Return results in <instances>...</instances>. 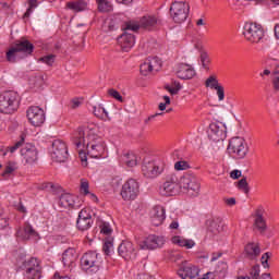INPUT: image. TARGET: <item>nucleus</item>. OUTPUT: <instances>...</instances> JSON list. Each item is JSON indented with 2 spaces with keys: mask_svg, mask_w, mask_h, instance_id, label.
I'll return each mask as SVG.
<instances>
[{
  "mask_svg": "<svg viewBox=\"0 0 279 279\" xmlns=\"http://www.w3.org/2000/svg\"><path fill=\"white\" fill-rule=\"evenodd\" d=\"M191 5L184 1H174L170 7V16L174 23H184L189 19Z\"/></svg>",
  "mask_w": 279,
  "mask_h": 279,
  "instance_id": "423d86ee",
  "label": "nucleus"
},
{
  "mask_svg": "<svg viewBox=\"0 0 279 279\" xmlns=\"http://www.w3.org/2000/svg\"><path fill=\"white\" fill-rule=\"evenodd\" d=\"M201 64L203 69H208V64H210V58L208 57V53L206 52L201 53Z\"/></svg>",
  "mask_w": 279,
  "mask_h": 279,
  "instance_id": "09e8293b",
  "label": "nucleus"
},
{
  "mask_svg": "<svg viewBox=\"0 0 279 279\" xmlns=\"http://www.w3.org/2000/svg\"><path fill=\"white\" fill-rule=\"evenodd\" d=\"M23 143H25V137H22L21 141L16 142L13 146L1 148L0 151L2 156H8V153L14 154V151L22 147Z\"/></svg>",
  "mask_w": 279,
  "mask_h": 279,
  "instance_id": "f704fd0d",
  "label": "nucleus"
},
{
  "mask_svg": "<svg viewBox=\"0 0 279 279\" xmlns=\"http://www.w3.org/2000/svg\"><path fill=\"white\" fill-rule=\"evenodd\" d=\"M269 258H271V254L269 253H265L262 256V265L265 269L269 268V263H268Z\"/></svg>",
  "mask_w": 279,
  "mask_h": 279,
  "instance_id": "864d4df0",
  "label": "nucleus"
},
{
  "mask_svg": "<svg viewBox=\"0 0 279 279\" xmlns=\"http://www.w3.org/2000/svg\"><path fill=\"white\" fill-rule=\"evenodd\" d=\"M39 62H44V64H47L48 66H51L56 62V56L48 54V56L41 57L39 59Z\"/></svg>",
  "mask_w": 279,
  "mask_h": 279,
  "instance_id": "49530a36",
  "label": "nucleus"
},
{
  "mask_svg": "<svg viewBox=\"0 0 279 279\" xmlns=\"http://www.w3.org/2000/svg\"><path fill=\"white\" fill-rule=\"evenodd\" d=\"M229 154H232L234 158L243 159L250 151V146L243 137H232L229 142Z\"/></svg>",
  "mask_w": 279,
  "mask_h": 279,
  "instance_id": "0eeeda50",
  "label": "nucleus"
},
{
  "mask_svg": "<svg viewBox=\"0 0 279 279\" xmlns=\"http://www.w3.org/2000/svg\"><path fill=\"white\" fill-rule=\"evenodd\" d=\"M166 90H168V93H170V95H178L179 92V87H174V86H166Z\"/></svg>",
  "mask_w": 279,
  "mask_h": 279,
  "instance_id": "680f3d73",
  "label": "nucleus"
},
{
  "mask_svg": "<svg viewBox=\"0 0 279 279\" xmlns=\"http://www.w3.org/2000/svg\"><path fill=\"white\" fill-rule=\"evenodd\" d=\"M138 193H141V185H138V182L134 179H129L122 185L121 197L126 202H130L138 197Z\"/></svg>",
  "mask_w": 279,
  "mask_h": 279,
  "instance_id": "9b49d317",
  "label": "nucleus"
},
{
  "mask_svg": "<svg viewBox=\"0 0 279 279\" xmlns=\"http://www.w3.org/2000/svg\"><path fill=\"white\" fill-rule=\"evenodd\" d=\"M73 143L78 149L82 167H88L89 158H106V143L97 135L95 126H81L74 133Z\"/></svg>",
  "mask_w": 279,
  "mask_h": 279,
  "instance_id": "f257e3e1",
  "label": "nucleus"
},
{
  "mask_svg": "<svg viewBox=\"0 0 279 279\" xmlns=\"http://www.w3.org/2000/svg\"><path fill=\"white\" fill-rule=\"evenodd\" d=\"M165 219H167L165 207L157 205L150 210V221L153 226H162Z\"/></svg>",
  "mask_w": 279,
  "mask_h": 279,
  "instance_id": "5701e85b",
  "label": "nucleus"
},
{
  "mask_svg": "<svg viewBox=\"0 0 279 279\" xmlns=\"http://www.w3.org/2000/svg\"><path fill=\"white\" fill-rule=\"evenodd\" d=\"M3 228H8V218L0 215V230H3Z\"/></svg>",
  "mask_w": 279,
  "mask_h": 279,
  "instance_id": "e2e57ef3",
  "label": "nucleus"
},
{
  "mask_svg": "<svg viewBox=\"0 0 279 279\" xmlns=\"http://www.w3.org/2000/svg\"><path fill=\"white\" fill-rule=\"evenodd\" d=\"M223 202L225 204H227V206H234L236 204V198L234 197L225 198Z\"/></svg>",
  "mask_w": 279,
  "mask_h": 279,
  "instance_id": "0e129e2a",
  "label": "nucleus"
},
{
  "mask_svg": "<svg viewBox=\"0 0 279 279\" xmlns=\"http://www.w3.org/2000/svg\"><path fill=\"white\" fill-rule=\"evenodd\" d=\"M216 271H219V274L228 271V264L226 262H219Z\"/></svg>",
  "mask_w": 279,
  "mask_h": 279,
  "instance_id": "6e6d98bb",
  "label": "nucleus"
},
{
  "mask_svg": "<svg viewBox=\"0 0 279 279\" xmlns=\"http://www.w3.org/2000/svg\"><path fill=\"white\" fill-rule=\"evenodd\" d=\"M165 171V161L145 159L142 166V173L145 178H158Z\"/></svg>",
  "mask_w": 279,
  "mask_h": 279,
  "instance_id": "6e6552de",
  "label": "nucleus"
},
{
  "mask_svg": "<svg viewBox=\"0 0 279 279\" xmlns=\"http://www.w3.org/2000/svg\"><path fill=\"white\" fill-rule=\"evenodd\" d=\"M190 168L191 166L184 160H180L174 163L175 171H186V169H190Z\"/></svg>",
  "mask_w": 279,
  "mask_h": 279,
  "instance_id": "c03bdc74",
  "label": "nucleus"
},
{
  "mask_svg": "<svg viewBox=\"0 0 279 279\" xmlns=\"http://www.w3.org/2000/svg\"><path fill=\"white\" fill-rule=\"evenodd\" d=\"M75 199L77 197L73 196V194L64 193L59 198V206L61 208H73L75 206Z\"/></svg>",
  "mask_w": 279,
  "mask_h": 279,
  "instance_id": "bb28decb",
  "label": "nucleus"
},
{
  "mask_svg": "<svg viewBox=\"0 0 279 279\" xmlns=\"http://www.w3.org/2000/svg\"><path fill=\"white\" fill-rule=\"evenodd\" d=\"M99 228H100L101 234H106V236H110V233L112 232V227L109 225V222L100 221Z\"/></svg>",
  "mask_w": 279,
  "mask_h": 279,
  "instance_id": "37998d69",
  "label": "nucleus"
},
{
  "mask_svg": "<svg viewBox=\"0 0 279 279\" xmlns=\"http://www.w3.org/2000/svg\"><path fill=\"white\" fill-rule=\"evenodd\" d=\"M216 95L218 97L219 101H223V99H226V90L223 89V86H218L216 87Z\"/></svg>",
  "mask_w": 279,
  "mask_h": 279,
  "instance_id": "8fccbe9b",
  "label": "nucleus"
},
{
  "mask_svg": "<svg viewBox=\"0 0 279 279\" xmlns=\"http://www.w3.org/2000/svg\"><path fill=\"white\" fill-rule=\"evenodd\" d=\"M166 182L170 184H178L180 186V178H178V174L174 172L167 175Z\"/></svg>",
  "mask_w": 279,
  "mask_h": 279,
  "instance_id": "de8ad7c7",
  "label": "nucleus"
},
{
  "mask_svg": "<svg viewBox=\"0 0 279 279\" xmlns=\"http://www.w3.org/2000/svg\"><path fill=\"white\" fill-rule=\"evenodd\" d=\"M236 187L239 189V191H242V193H245V195H247V193H250V184L247 183L246 178L241 179L236 183Z\"/></svg>",
  "mask_w": 279,
  "mask_h": 279,
  "instance_id": "79ce46f5",
  "label": "nucleus"
},
{
  "mask_svg": "<svg viewBox=\"0 0 279 279\" xmlns=\"http://www.w3.org/2000/svg\"><path fill=\"white\" fill-rule=\"evenodd\" d=\"M208 231L211 232V234H219L223 231V225H221L219 220H213L209 223Z\"/></svg>",
  "mask_w": 279,
  "mask_h": 279,
  "instance_id": "e433bc0d",
  "label": "nucleus"
},
{
  "mask_svg": "<svg viewBox=\"0 0 279 279\" xmlns=\"http://www.w3.org/2000/svg\"><path fill=\"white\" fill-rule=\"evenodd\" d=\"M108 95H110V97H113V99H117V101H123V97L116 89H109Z\"/></svg>",
  "mask_w": 279,
  "mask_h": 279,
  "instance_id": "5fc2aeb1",
  "label": "nucleus"
},
{
  "mask_svg": "<svg viewBox=\"0 0 279 279\" xmlns=\"http://www.w3.org/2000/svg\"><path fill=\"white\" fill-rule=\"evenodd\" d=\"M250 279H260V266L255 265L250 271Z\"/></svg>",
  "mask_w": 279,
  "mask_h": 279,
  "instance_id": "a18cd8bd",
  "label": "nucleus"
},
{
  "mask_svg": "<svg viewBox=\"0 0 279 279\" xmlns=\"http://www.w3.org/2000/svg\"><path fill=\"white\" fill-rule=\"evenodd\" d=\"M118 254L124 258V260H134L136 258L137 251L132 242L123 241L118 247Z\"/></svg>",
  "mask_w": 279,
  "mask_h": 279,
  "instance_id": "a211bd4d",
  "label": "nucleus"
},
{
  "mask_svg": "<svg viewBox=\"0 0 279 279\" xmlns=\"http://www.w3.org/2000/svg\"><path fill=\"white\" fill-rule=\"evenodd\" d=\"M123 31V34L118 37V45L122 51L128 53V51H131L132 47L136 45V38L132 32H138V23L128 22L124 24Z\"/></svg>",
  "mask_w": 279,
  "mask_h": 279,
  "instance_id": "f03ea898",
  "label": "nucleus"
},
{
  "mask_svg": "<svg viewBox=\"0 0 279 279\" xmlns=\"http://www.w3.org/2000/svg\"><path fill=\"white\" fill-rule=\"evenodd\" d=\"M101 265V257L97 252H87L81 258V266L85 271L92 269V271H97Z\"/></svg>",
  "mask_w": 279,
  "mask_h": 279,
  "instance_id": "f8f14e48",
  "label": "nucleus"
},
{
  "mask_svg": "<svg viewBox=\"0 0 279 279\" xmlns=\"http://www.w3.org/2000/svg\"><path fill=\"white\" fill-rule=\"evenodd\" d=\"M14 206L20 213H26L25 206H23L21 202H17V204H15Z\"/></svg>",
  "mask_w": 279,
  "mask_h": 279,
  "instance_id": "69168bd1",
  "label": "nucleus"
},
{
  "mask_svg": "<svg viewBox=\"0 0 279 279\" xmlns=\"http://www.w3.org/2000/svg\"><path fill=\"white\" fill-rule=\"evenodd\" d=\"M17 241H29V239H38V232L34 230V227L29 223H24V226L20 227L16 231Z\"/></svg>",
  "mask_w": 279,
  "mask_h": 279,
  "instance_id": "aec40b11",
  "label": "nucleus"
},
{
  "mask_svg": "<svg viewBox=\"0 0 279 279\" xmlns=\"http://www.w3.org/2000/svg\"><path fill=\"white\" fill-rule=\"evenodd\" d=\"M242 35L247 43L258 45V43H263V39L265 38V29L258 23L245 22L243 25Z\"/></svg>",
  "mask_w": 279,
  "mask_h": 279,
  "instance_id": "7ed1b4c3",
  "label": "nucleus"
},
{
  "mask_svg": "<svg viewBox=\"0 0 279 279\" xmlns=\"http://www.w3.org/2000/svg\"><path fill=\"white\" fill-rule=\"evenodd\" d=\"M205 86L206 88H211V89H217L221 84H219V81L217 80L216 75H210L206 81H205Z\"/></svg>",
  "mask_w": 279,
  "mask_h": 279,
  "instance_id": "58836bf2",
  "label": "nucleus"
},
{
  "mask_svg": "<svg viewBox=\"0 0 279 279\" xmlns=\"http://www.w3.org/2000/svg\"><path fill=\"white\" fill-rule=\"evenodd\" d=\"M105 25L109 28L110 32L117 29V27H119V24H117V22H114V20L112 19H108L105 22Z\"/></svg>",
  "mask_w": 279,
  "mask_h": 279,
  "instance_id": "603ef678",
  "label": "nucleus"
},
{
  "mask_svg": "<svg viewBox=\"0 0 279 279\" xmlns=\"http://www.w3.org/2000/svg\"><path fill=\"white\" fill-rule=\"evenodd\" d=\"M172 243L174 245H179V247H185V250H193V246L195 245V241L185 239L180 235H174L172 238Z\"/></svg>",
  "mask_w": 279,
  "mask_h": 279,
  "instance_id": "c85d7f7f",
  "label": "nucleus"
},
{
  "mask_svg": "<svg viewBox=\"0 0 279 279\" xmlns=\"http://www.w3.org/2000/svg\"><path fill=\"white\" fill-rule=\"evenodd\" d=\"M112 238H106L104 245H102V252L106 254V256H110L112 252H114V245L112 244Z\"/></svg>",
  "mask_w": 279,
  "mask_h": 279,
  "instance_id": "4c0bfd02",
  "label": "nucleus"
},
{
  "mask_svg": "<svg viewBox=\"0 0 279 279\" xmlns=\"http://www.w3.org/2000/svg\"><path fill=\"white\" fill-rule=\"evenodd\" d=\"M163 101L165 102H160L159 104V110L162 112L165 110H167V106L171 105V98H169V96H163Z\"/></svg>",
  "mask_w": 279,
  "mask_h": 279,
  "instance_id": "3c124183",
  "label": "nucleus"
},
{
  "mask_svg": "<svg viewBox=\"0 0 279 279\" xmlns=\"http://www.w3.org/2000/svg\"><path fill=\"white\" fill-rule=\"evenodd\" d=\"M21 156L27 165H34L38 160V149L33 144H26L21 149Z\"/></svg>",
  "mask_w": 279,
  "mask_h": 279,
  "instance_id": "412c9836",
  "label": "nucleus"
},
{
  "mask_svg": "<svg viewBox=\"0 0 279 279\" xmlns=\"http://www.w3.org/2000/svg\"><path fill=\"white\" fill-rule=\"evenodd\" d=\"M272 85L275 90H279V71L275 72L272 75Z\"/></svg>",
  "mask_w": 279,
  "mask_h": 279,
  "instance_id": "13d9d810",
  "label": "nucleus"
},
{
  "mask_svg": "<svg viewBox=\"0 0 279 279\" xmlns=\"http://www.w3.org/2000/svg\"><path fill=\"white\" fill-rule=\"evenodd\" d=\"M245 254L250 260H254V258L260 255V247L256 243H248L245 246Z\"/></svg>",
  "mask_w": 279,
  "mask_h": 279,
  "instance_id": "7c9ffc66",
  "label": "nucleus"
},
{
  "mask_svg": "<svg viewBox=\"0 0 279 279\" xmlns=\"http://www.w3.org/2000/svg\"><path fill=\"white\" fill-rule=\"evenodd\" d=\"M275 36H276V38H278V40H279V24H277V25L275 26Z\"/></svg>",
  "mask_w": 279,
  "mask_h": 279,
  "instance_id": "774afa93",
  "label": "nucleus"
},
{
  "mask_svg": "<svg viewBox=\"0 0 279 279\" xmlns=\"http://www.w3.org/2000/svg\"><path fill=\"white\" fill-rule=\"evenodd\" d=\"M207 136L209 141L214 143H221L226 141L227 128L223 122H213L207 130Z\"/></svg>",
  "mask_w": 279,
  "mask_h": 279,
  "instance_id": "9d476101",
  "label": "nucleus"
},
{
  "mask_svg": "<svg viewBox=\"0 0 279 279\" xmlns=\"http://www.w3.org/2000/svg\"><path fill=\"white\" fill-rule=\"evenodd\" d=\"M34 51V45L29 40L22 38L15 43V45L7 52V60L9 62H16L19 53L24 56H32Z\"/></svg>",
  "mask_w": 279,
  "mask_h": 279,
  "instance_id": "39448f33",
  "label": "nucleus"
},
{
  "mask_svg": "<svg viewBox=\"0 0 279 279\" xmlns=\"http://www.w3.org/2000/svg\"><path fill=\"white\" fill-rule=\"evenodd\" d=\"M181 189H184L190 195H197L199 193V181L197 178L186 174L180 180Z\"/></svg>",
  "mask_w": 279,
  "mask_h": 279,
  "instance_id": "2eb2a0df",
  "label": "nucleus"
},
{
  "mask_svg": "<svg viewBox=\"0 0 279 279\" xmlns=\"http://www.w3.org/2000/svg\"><path fill=\"white\" fill-rule=\"evenodd\" d=\"M16 169H19V166L16 165V162L9 161L4 167V170L2 172V178H4V180H8V178H10V175H13V173H14V171H16Z\"/></svg>",
  "mask_w": 279,
  "mask_h": 279,
  "instance_id": "473e14b6",
  "label": "nucleus"
},
{
  "mask_svg": "<svg viewBox=\"0 0 279 279\" xmlns=\"http://www.w3.org/2000/svg\"><path fill=\"white\" fill-rule=\"evenodd\" d=\"M25 271L24 278L25 279H39L43 276V267L40 266V262L36 258H31L28 262L24 263Z\"/></svg>",
  "mask_w": 279,
  "mask_h": 279,
  "instance_id": "ddd939ff",
  "label": "nucleus"
},
{
  "mask_svg": "<svg viewBox=\"0 0 279 279\" xmlns=\"http://www.w3.org/2000/svg\"><path fill=\"white\" fill-rule=\"evenodd\" d=\"M140 27H143V29H147L148 32H151V29H156V26L158 25V17L154 15H145L140 20Z\"/></svg>",
  "mask_w": 279,
  "mask_h": 279,
  "instance_id": "a878e982",
  "label": "nucleus"
},
{
  "mask_svg": "<svg viewBox=\"0 0 279 279\" xmlns=\"http://www.w3.org/2000/svg\"><path fill=\"white\" fill-rule=\"evenodd\" d=\"M179 190H180L179 184L165 182L160 187V193L161 195H165V196H172V195H175Z\"/></svg>",
  "mask_w": 279,
  "mask_h": 279,
  "instance_id": "c756f323",
  "label": "nucleus"
},
{
  "mask_svg": "<svg viewBox=\"0 0 279 279\" xmlns=\"http://www.w3.org/2000/svg\"><path fill=\"white\" fill-rule=\"evenodd\" d=\"M93 113L95 114V117L101 119L102 121H106L108 119V111H106V109L101 107V105L94 106Z\"/></svg>",
  "mask_w": 279,
  "mask_h": 279,
  "instance_id": "c9c22d12",
  "label": "nucleus"
},
{
  "mask_svg": "<svg viewBox=\"0 0 279 279\" xmlns=\"http://www.w3.org/2000/svg\"><path fill=\"white\" fill-rule=\"evenodd\" d=\"M165 236L151 234L140 242V250H158L165 245Z\"/></svg>",
  "mask_w": 279,
  "mask_h": 279,
  "instance_id": "f3484780",
  "label": "nucleus"
},
{
  "mask_svg": "<svg viewBox=\"0 0 279 279\" xmlns=\"http://www.w3.org/2000/svg\"><path fill=\"white\" fill-rule=\"evenodd\" d=\"M75 260H77V251L73 247L66 248L62 254L63 266L66 269H71L75 267Z\"/></svg>",
  "mask_w": 279,
  "mask_h": 279,
  "instance_id": "393cba45",
  "label": "nucleus"
},
{
  "mask_svg": "<svg viewBox=\"0 0 279 279\" xmlns=\"http://www.w3.org/2000/svg\"><path fill=\"white\" fill-rule=\"evenodd\" d=\"M80 106H82V99L74 98L71 100L70 108H72L73 110L80 108Z\"/></svg>",
  "mask_w": 279,
  "mask_h": 279,
  "instance_id": "bf43d9fd",
  "label": "nucleus"
},
{
  "mask_svg": "<svg viewBox=\"0 0 279 279\" xmlns=\"http://www.w3.org/2000/svg\"><path fill=\"white\" fill-rule=\"evenodd\" d=\"M66 8H69V10H72L73 12H83V10L86 8V2H84L83 0L68 2Z\"/></svg>",
  "mask_w": 279,
  "mask_h": 279,
  "instance_id": "72a5a7b5",
  "label": "nucleus"
},
{
  "mask_svg": "<svg viewBox=\"0 0 279 279\" xmlns=\"http://www.w3.org/2000/svg\"><path fill=\"white\" fill-rule=\"evenodd\" d=\"M135 279H154V277L149 275H137Z\"/></svg>",
  "mask_w": 279,
  "mask_h": 279,
  "instance_id": "338daca9",
  "label": "nucleus"
},
{
  "mask_svg": "<svg viewBox=\"0 0 279 279\" xmlns=\"http://www.w3.org/2000/svg\"><path fill=\"white\" fill-rule=\"evenodd\" d=\"M178 276L182 279H197V276H199V268L192 264H185L178 270Z\"/></svg>",
  "mask_w": 279,
  "mask_h": 279,
  "instance_id": "4be33fe9",
  "label": "nucleus"
},
{
  "mask_svg": "<svg viewBox=\"0 0 279 279\" xmlns=\"http://www.w3.org/2000/svg\"><path fill=\"white\" fill-rule=\"evenodd\" d=\"M241 175H242L241 170H232V171L230 172V178H231L232 180H239V178H241Z\"/></svg>",
  "mask_w": 279,
  "mask_h": 279,
  "instance_id": "052dcab7",
  "label": "nucleus"
},
{
  "mask_svg": "<svg viewBox=\"0 0 279 279\" xmlns=\"http://www.w3.org/2000/svg\"><path fill=\"white\" fill-rule=\"evenodd\" d=\"M98 4V10L100 12H110L112 11V3L110 0H96Z\"/></svg>",
  "mask_w": 279,
  "mask_h": 279,
  "instance_id": "ea45409f",
  "label": "nucleus"
},
{
  "mask_svg": "<svg viewBox=\"0 0 279 279\" xmlns=\"http://www.w3.org/2000/svg\"><path fill=\"white\" fill-rule=\"evenodd\" d=\"M93 227V216L90 215V209H82L78 213V218L76 220V228L82 232L89 230Z\"/></svg>",
  "mask_w": 279,
  "mask_h": 279,
  "instance_id": "6ab92c4d",
  "label": "nucleus"
},
{
  "mask_svg": "<svg viewBox=\"0 0 279 279\" xmlns=\"http://www.w3.org/2000/svg\"><path fill=\"white\" fill-rule=\"evenodd\" d=\"M254 227L259 230V232H265L267 230V222L263 218V213L257 210L255 214Z\"/></svg>",
  "mask_w": 279,
  "mask_h": 279,
  "instance_id": "2f4dec72",
  "label": "nucleus"
},
{
  "mask_svg": "<svg viewBox=\"0 0 279 279\" xmlns=\"http://www.w3.org/2000/svg\"><path fill=\"white\" fill-rule=\"evenodd\" d=\"M160 66L162 61L158 57H149L140 65V71L142 75H149L154 71H160Z\"/></svg>",
  "mask_w": 279,
  "mask_h": 279,
  "instance_id": "dca6fc26",
  "label": "nucleus"
},
{
  "mask_svg": "<svg viewBox=\"0 0 279 279\" xmlns=\"http://www.w3.org/2000/svg\"><path fill=\"white\" fill-rule=\"evenodd\" d=\"M19 109V94L14 90H7L0 94V112L12 114Z\"/></svg>",
  "mask_w": 279,
  "mask_h": 279,
  "instance_id": "20e7f679",
  "label": "nucleus"
},
{
  "mask_svg": "<svg viewBox=\"0 0 279 279\" xmlns=\"http://www.w3.org/2000/svg\"><path fill=\"white\" fill-rule=\"evenodd\" d=\"M120 161L125 167H136L138 165V156L134 153H125L120 157Z\"/></svg>",
  "mask_w": 279,
  "mask_h": 279,
  "instance_id": "cd10ccee",
  "label": "nucleus"
},
{
  "mask_svg": "<svg viewBox=\"0 0 279 279\" xmlns=\"http://www.w3.org/2000/svg\"><path fill=\"white\" fill-rule=\"evenodd\" d=\"M81 191L82 193H84L85 195H90V192H88V181L86 180H81Z\"/></svg>",
  "mask_w": 279,
  "mask_h": 279,
  "instance_id": "4d7b16f0",
  "label": "nucleus"
},
{
  "mask_svg": "<svg viewBox=\"0 0 279 279\" xmlns=\"http://www.w3.org/2000/svg\"><path fill=\"white\" fill-rule=\"evenodd\" d=\"M26 117L34 128H40L45 123V110L38 106H32L26 111Z\"/></svg>",
  "mask_w": 279,
  "mask_h": 279,
  "instance_id": "4468645a",
  "label": "nucleus"
},
{
  "mask_svg": "<svg viewBox=\"0 0 279 279\" xmlns=\"http://www.w3.org/2000/svg\"><path fill=\"white\" fill-rule=\"evenodd\" d=\"M36 8H38V0H28V8L24 13V19H29V16H32Z\"/></svg>",
  "mask_w": 279,
  "mask_h": 279,
  "instance_id": "a19ab883",
  "label": "nucleus"
},
{
  "mask_svg": "<svg viewBox=\"0 0 279 279\" xmlns=\"http://www.w3.org/2000/svg\"><path fill=\"white\" fill-rule=\"evenodd\" d=\"M50 156L56 162H65L69 158V147L62 140H54L50 148Z\"/></svg>",
  "mask_w": 279,
  "mask_h": 279,
  "instance_id": "1a4fd4ad",
  "label": "nucleus"
},
{
  "mask_svg": "<svg viewBox=\"0 0 279 279\" xmlns=\"http://www.w3.org/2000/svg\"><path fill=\"white\" fill-rule=\"evenodd\" d=\"M175 73L179 80H193V77H195V69L185 63L177 65Z\"/></svg>",
  "mask_w": 279,
  "mask_h": 279,
  "instance_id": "b1692460",
  "label": "nucleus"
}]
</instances>
